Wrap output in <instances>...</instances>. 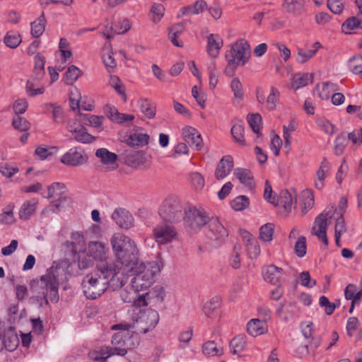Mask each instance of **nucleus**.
I'll return each mask as SVG.
<instances>
[{"instance_id":"1","label":"nucleus","mask_w":362,"mask_h":362,"mask_svg":"<svg viewBox=\"0 0 362 362\" xmlns=\"http://www.w3.org/2000/svg\"><path fill=\"white\" fill-rule=\"evenodd\" d=\"M111 244L119 264V276L127 279L129 276H134L131 286L134 293L150 288L155 275L160 271L158 264L148 262L146 267L139 257V250L134 241L128 236L114 235Z\"/></svg>"},{"instance_id":"2","label":"nucleus","mask_w":362,"mask_h":362,"mask_svg":"<svg viewBox=\"0 0 362 362\" xmlns=\"http://www.w3.org/2000/svg\"><path fill=\"white\" fill-rule=\"evenodd\" d=\"M117 259L112 264H97L96 270L86 274L81 285L84 296L88 299H96L108 287L112 290L122 288L127 283V278L119 276Z\"/></svg>"},{"instance_id":"3","label":"nucleus","mask_w":362,"mask_h":362,"mask_svg":"<svg viewBox=\"0 0 362 362\" xmlns=\"http://www.w3.org/2000/svg\"><path fill=\"white\" fill-rule=\"evenodd\" d=\"M71 263L66 261L54 262L53 265L47 271V274L40 277V284L49 286V298L52 303H57L59 296L58 293L60 281L66 280L69 273L68 268Z\"/></svg>"},{"instance_id":"4","label":"nucleus","mask_w":362,"mask_h":362,"mask_svg":"<svg viewBox=\"0 0 362 362\" xmlns=\"http://www.w3.org/2000/svg\"><path fill=\"white\" fill-rule=\"evenodd\" d=\"M182 217L185 228L191 233H197L205 225H207L211 217L203 209L195 206H189L184 209Z\"/></svg>"},{"instance_id":"5","label":"nucleus","mask_w":362,"mask_h":362,"mask_svg":"<svg viewBox=\"0 0 362 362\" xmlns=\"http://www.w3.org/2000/svg\"><path fill=\"white\" fill-rule=\"evenodd\" d=\"M182 206L175 196L167 197L159 208L158 214L165 222L177 223L183 217Z\"/></svg>"},{"instance_id":"6","label":"nucleus","mask_w":362,"mask_h":362,"mask_svg":"<svg viewBox=\"0 0 362 362\" xmlns=\"http://www.w3.org/2000/svg\"><path fill=\"white\" fill-rule=\"evenodd\" d=\"M250 46L247 40L240 39L227 51L225 55L229 64L244 66L250 57Z\"/></svg>"},{"instance_id":"7","label":"nucleus","mask_w":362,"mask_h":362,"mask_svg":"<svg viewBox=\"0 0 362 362\" xmlns=\"http://www.w3.org/2000/svg\"><path fill=\"white\" fill-rule=\"evenodd\" d=\"M205 236L209 245L217 247L226 240L228 232L217 217H211L207 223Z\"/></svg>"},{"instance_id":"8","label":"nucleus","mask_w":362,"mask_h":362,"mask_svg":"<svg viewBox=\"0 0 362 362\" xmlns=\"http://www.w3.org/2000/svg\"><path fill=\"white\" fill-rule=\"evenodd\" d=\"M153 238L158 244L165 245L173 242L177 238L175 227L167 222L160 223L153 229Z\"/></svg>"},{"instance_id":"9","label":"nucleus","mask_w":362,"mask_h":362,"mask_svg":"<svg viewBox=\"0 0 362 362\" xmlns=\"http://www.w3.org/2000/svg\"><path fill=\"white\" fill-rule=\"evenodd\" d=\"M60 160L64 165L76 167L84 164L87 160V158L84 155L83 150L80 148L74 147L64 153Z\"/></svg>"},{"instance_id":"10","label":"nucleus","mask_w":362,"mask_h":362,"mask_svg":"<svg viewBox=\"0 0 362 362\" xmlns=\"http://www.w3.org/2000/svg\"><path fill=\"white\" fill-rule=\"evenodd\" d=\"M159 314L158 313L153 309H148L142 312L136 320V323L145 324L144 327H141V332L146 334L151 329L156 327L159 322Z\"/></svg>"},{"instance_id":"11","label":"nucleus","mask_w":362,"mask_h":362,"mask_svg":"<svg viewBox=\"0 0 362 362\" xmlns=\"http://www.w3.org/2000/svg\"><path fill=\"white\" fill-rule=\"evenodd\" d=\"M112 218L121 228L129 229L134 225L133 216L125 209H116L112 214Z\"/></svg>"},{"instance_id":"12","label":"nucleus","mask_w":362,"mask_h":362,"mask_svg":"<svg viewBox=\"0 0 362 362\" xmlns=\"http://www.w3.org/2000/svg\"><path fill=\"white\" fill-rule=\"evenodd\" d=\"M283 269L269 264L262 268V275L264 280L274 286H279L283 275Z\"/></svg>"},{"instance_id":"13","label":"nucleus","mask_w":362,"mask_h":362,"mask_svg":"<svg viewBox=\"0 0 362 362\" xmlns=\"http://www.w3.org/2000/svg\"><path fill=\"white\" fill-rule=\"evenodd\" d=\"M184 140L192 148L197 151L201 150L203 146V141L201 134L197 130L192 127H186L182 129Z\"/></svg>"},{"instance_id":"14","label":"nucleus","mask_w":362,"mask_h":362,"mask_svg":"<svg viewBox=\"0 0 362 362\" xmlns=\"http://www.w3.org/2000/svg\"><path fill=\"white\" fill-rule=\"evenodd\" d=\"M327 216H324L323 213L320 214L315 219L314 226L313 227V233L322 241V243L325 245H328V238L327 237Z\"/></svg>"},{"instance_id":"15","label":"nucleus","mask_w":362,"mask_h":362,"mask_svg":"<svg viewBox=\"0 0 362 362\" xmlns=\"http://www.w3.org/2000/svg\"><path fill=\"white\" fill-rule=\"evenodd\" d=\"M88 251L93 259L99 261L98 264H108L106 262L108 247L105 244L99 242H92L89 244Z\"/></svg>"},{"instance_id":"16","label":"nucleus","mask_w":362,"mask_h":362,"mask_svg":"<svg viewBox=\"0 0 362 362\" xmlns=\"http://www.w3.org/2000/svg\"><path fill=\"white\" fill-rule=\"evenodd\" d=\"M282 8L287 13L294 16L303 15L305 8V0H283Z\"/></svg>"},{"instance_id":"17","label":"nucleus","mask_w":362,"mask_h":362,"mask_svg":"<svg viewBox=\"0 0 362 362\" xmlns=\"http://www.w3.org/2000/svg\"><path fill=\"white\" fill-rule=\"evenodd\" d=\"M104 112L112 122L117 124H123L124 122H132L134 119L133 115L120 113L118 110L112 105H106L104 108Z\"/></svg>"},{"instance_id":"18","label":"nucleus","mask_w":362,"mask_h":362,"mask_svg":"<svg viewBox=\"0 0 362 362\" xmlns=\"http://www.w3.org/2000/svg\"><path fill=\"white\" fill-rule=\"evenodd\" d=\"M233 168V159L230 156L222 157L220 160L216 171L215 177L217 180H222L230 174Z\"/></svg>"},{"instance_id":"19","label":"nucleus","mask_w":362,"mask_h":362,"mask_svg":"<svg viewBox=\"0 0 362 362\" xmlns=\"http://www.w3.org/2000/svg\"><path fill=\"white\" fill-rule=\"evenodd\" d=\"M124 163L128 166L135 168L145 162V154L142 151L128 149L123 153Z\"/></svg>"},{"instance_id":"20","label":"nucleus","mask_w":362,"mask_h":362,"mask_svg":"<svg viewBox=\"0 0 362 362\" xmlns=\"http://www.w3.org/2000/svg\"><path fill=\"white\" fill-rule=\"evenodd\" d=\"M71 203V198L63 194L62 190L59 192V197L56 200L52 201L48 206L45 208L42 211V214H45L47 212L55 213L60 209L69 206Z\"/></svg>"},{"instance_id":"21","label":"nucleus","mask_w":362,"mask_h":362,"mask_svg":"<svg viewBox=\"0 0 362 362\" xmlns=\"http://www.w3.org/2000/svg\"><path fill=\"white\" fill-rule=\"evenodd\" d=\"M293 204H296V195L293 196L288 190H282L274 205L282 206L286 212H290Z\"/></svg>"},{"instance_id":"22","label":"nucleus","mask_w":362,"mask_h":362,"mask_svg":"<svg viewBox=\"0 0 362 362\" xmlns=\"http://www.w3.org/2000/svg\"><path fill=\"white\" fill-rule=\"evenodd\" d=\"M2 341L5 344L4 347L8 351L16 350L19 345V339L18 335L16 333L15 329L12 327L4 331Z\"/></svg>"},{"instance_id":"23","label":"nucleus","mask_w":362,"mask_h":362,"mask_svg":"<svg viewBox=\"0 0 362 362\" xmlns=\"http://www.w3.org/2000/svg\"><path fill=\"white\" fill-rule=\"evenodd\" d=\"M247 331L252 337L261 335L267 331V325L265 320L252 319L247 325Z\"/></svg>"},{"instance_id":"24","label":"nucleus","mask_w":362,"mask_h":362,"mask_svg":"<svg viewBox=\"0 0 362 362\" xmlns=\"http://www.w3.org/2000/svg\"><path fill=\"white\" fill-rule=\"evenodd\" d=\"M79 116L81 117L80 122L81 124L91 126L95 128L102 129L103 122L104 119L103 116H97L94 115H90L88 113L82 114L79 113Z\"/></svg>"},{"instance_id":"25","label":"nucleus","mask_w":362,"mask_h":362,"mask_svg":"<svg viewBox=\"0 0 362 362\" xmlns=\"http://www.w3.org/2000/svg\"><path fill=\"white\" fill-rule=\"evenodd\" d=\"M37 202V199H32L23 203L19 211L20 218L28 220L35 211Z\"/></svg>"},{"instance_id":"26","label":"nucleus","mask_w":362,"mask_h":362,"mask_svg":"<svg viewBox=\"0 0 362 362\" xmlns=\"http://www.w3.org/2000/svg\"><path fill=\"white\" fill-rule=\"evenodd\" d=\"M329 170V163L326 158H323L319 170L316 172L317 180H315V186L317 189L321 190L324 187L325 172Z\"/></svg>"},{"instance_id":"27","label":"nucleus","mask_w":362,"mask_h":362,"mask_svg":"<svg viewBox=\"0 0 362 362\" xmlns=\"http://www.w3.org/2000/svg\"><path fill=\"white\" fill-rule=\"evenodd\" d=\"M62 250L66 256L67 262H76L78 252L77 250L76 244L72 241H66L62 245Z\"/></svg>"},{"instance_id":"28","label":"nucleus","mask_w":362,"mask_h":362,"mask_svg":"<svg viewBox=\"0 0 362 362\" xmlns=\"http://www.w3.org/2000/svg\"><path fill=\"white\" fill-rule=\"evenodd\" d=\"M313 49H303L298 48L296 61L300 64L305 63L317 53L319 47H320V43L319 42H315L313 45Z\"/></svg>"},{"instance_id":"29","label":"nucleus","mask_w":362,"mask_h":362,"mask_svg":"<svg viewBox=\"0 0 362 362\" xmlns=\"http://www.w3.org/2000/svg\"><path fill=\"white\" fill-rule=\"evenodd\" d=\"M139 108L141 112L148 119H153L156 116V106L148 99H140L139 100Z\"/></svg>"},{"instance_id":"30","label":"nucleus","mask_w":362,"mask_h":362,"mask_svg":"<svg viewBox=\"0 0 362 362\" xmlns=\"http://www.w3.org/2000/svg\"><path fill=\"white\" fill-rule=\"evenodd\" d=\"M46 19L45 13L42 12L41 15L31 23V35L33 37L37 38L40 37L45 29Z\"/></svg>"},{"instance_id":"31","label":"nucleus","mask_w":362,"mask_h":362,"mask_svg":"<svg viewBox=\"0 0 362 362\" xmlns=\"http://www.w3.org/2000/svg\"><path fill=\"white\" fill-rule=\"evenodd\" d=\"M202 353L208 356H219L223 355V349L218 346L214 341H208L202 345Z\"/></svg>"},{"instance_id":"32","label":"nucleus","mask_w":362,"mask_h":362,"mask_svg":"<svg viewBox=\"0 0 362 362\" xmlns=\"http://www.w3.org/2000/svg\"><path fill=\"white\" fill-rule=\"evenodd\" d=\"M313 82V74L309 73L295 74L292 78V86L299 89Z\"/></svg>"},{"instance_id":"33","label":"nucleus","mask_w":362,"mask_h":362,"mask_svg":"<svg viewBox=\"0 0 362 362\" xmlns=\"http://www.w3.org/2000/svg\"><path fill=\"white\" fill-rule=\"evenodd\" d=\"M149 136L147 134H133L127 140L130 147H142L148 143Z\"/></svg>"},{"instance_id":"34","label":"nucleus","mask_w":362,"mask_h":362,"mask_svg":"<svg viewBox=\"0 0 362 362\" xmlns=\"http://www.w3.org/2000/svg\"><path fill=\"white\" fill-rule=\"evenodd\" d=\"M95 156L100 158L102 163L105 165L115 164L117 160V155L109 151L107 148H101L96 151Z\"/></svg>"},{"instance_id":"35","label":"nucleus","mask_w":362,"mask_h":362,"mask_svg":"<svg viewBox=\"0 0 362 362\" xmlns=\"http://www.w3.org/2000/svg\"><path fill=\"white\" fill-rule=\"evenodd\" d=\"M74 139L82 144H90L95 140V137L90 134L84 126L81 124L77 130H74Z\"/></svg>"},{"instance_id":"36","label":"nucleus","mask_w":362,"mask_h":362,"mask_svg":"<svg viewBox=\"0 0 362 362\" xmlns=\"http://www.w3.org/2000/svg\"><path fill=\"white\" fill-rule=\"evenodd\" d=\"M246 346V337L245 335H238L235 337L229 344L230 351L233 354L241 353Z\"/></svg>"},{"instance_id":"37","label":"nucleus","mask_w":362,"mask_h":362,"mask_svg":"<svg viewBox=\"0 0 362 362\" xmlns=\"http://www.w3.org/2000/svg\"><path fill=\"white\" fill-rule=\"evenodd\" d=\"M45 108L47 110L52 108V119L55 123L62 124L64 122V112L61 106L53 103H46L45 104Z\"/></svg>"},{"instance_id":"38","label":"nucleus","mask_w":362,"mask_h":362,"mask_svg":"<svg viewBox=\"0 0 362 362\" xmlns=\"http://www.w3.org/2000/svg\"><path fill=\"white\" fill-rule=\"evenodd\" d=\"M235 174L242 184L248 187H251L252 185L253 175L250 170L238 168L235 170Z\"/></svg>"},{"instance_id":"39","label":"nucleus","mask_w":362,"mask_h":362,"mask_svg":"<svg viewBox=\"0 0 362 362\" xmlns=\"http://www.w3.org/2000/svg\"><path fill=\"white\" fill-rule=\"evenodd\" d=\"M356 28L362 29L361 22L356 16L348 18L341 25V31L345 34H351Z\"/></svg>"},{"instance_id":"40","label":"nucleus","mask_w":362,"mask_h":362,"mask_svg":"<svg viewBox=\"0 0 362 362\" xmlns=\"http://www.w3.org/2000/svg\"><path fill=\"white\" fill-rule=\"evenodd\" d=\"M81 70L74 65L68 67L66 71L64 74V80L66 85H73L78 79L81 74Z\"/></svg>"},{"instance_id":"41","label":"nucleus","mask_w":362,"mask_h":362,"mask_svg":"<svg viewBox=\"0 0 362 362\" xmlns=\"http://www.w3.org/2000/svg\"><path fill=\"white\" fill-rule=\"evenodd\" d=\"M5 45L10 48H16L21 42L20 34L16 31H8L4 39Z\"/></svg>"},{"instance_id":"42","label":"nucleus","mask_w":362,"mask_h":362,"mask_svg":"<svg viewBox=\"0 0 362 362\" xmlns=\"http://www.w3.org/2000/svg\"><path fill=\"white\" fill-rule=\"evenodd\" d=\"M244 132L245 129L242 124H234L230 130L233 139L241 146H245L246 144L244 138Z\"/></svg>"},{"instance_id":"43","label":"nucleus","mask_w":362,"mask_h":362,"mask_svg":"<svg viewBox=\"0 0 362 362\" xmlns=\"http://www.w3.org/2000/svg\"><path fill=\"white\" fill-rule=\"evenodd\" d=\"M348 144L349 140L344 133H341L337 136L334 140V154L337 156L341 155Z\"/></svg>"},{"instance_id":"44","label":"nucleus","mask_w":362,"mask_h":362,"mask_svg":"<svg viewBox=\"0 0 362 362\" xmlns=\"http://www.w3.org/2000/svg\"><path fill=\"white\" fill-rule=\"evenodd\" d=\"M274 226L272 223H267L259 228V238L263 242H271L273 238Z\"/></svg>"},{"instance_id":"45","label":"nucleus","mask_w":362,"mask_h":362,"mask_svg":"<svg viewBox=\"0 0 362 362\" xmlns=\"http://www.w3.org/2000/svg\"><path fill=\"white\" fill-rule=\"evenodd\" d=\"M344 296L346 300L357 301L361 298L362 291H358V288L355 284H349L345 288Z\"/></svg>"},{"instance_id":"46","label":"nucleus","mask_w":362,"mask_h":362,"mask_svg":"<svg viewBox=\"0 0 362 362\" xmlns=\"http://www.w3.org/2000/svg\"><path fill=\"white\" fill-rule=\"evenodd\" d=\"M230 205L235 211H243L249 206L250 199L245 195H240L231 202Z\"/></svg>"},{"instance_id":"47","label":"nucleus","mask_w":362,"mask_h":362,"mask_svg":"<svg viewBox=\"0 0 362 362\" xmlns=\"http://www.w3.org/2000/svg\"><path fill=\"white\" fill-rule=\"evenodd\" d=\"M132 337L124 336L123 332L115 333L111 339V343L117 346L132 347L129 346V341L132 339Z\"/></svg>"},{"instance_id":"48","label":"nucleus","mask_w":362,"mask_h":362,"mask_svg":"<svg viewBox=\"0 0 362 362\" xmlns=\"http://www.w3.org/2000/svg\"><path fill=\"white\" fill-rule=\"evenodd\" d=\"M221 45L216 42L214 34H210L208 37L207 52L213 58H216L219 53Z\"/></svg>"},{"instance_id":"49","label":"nucleus","mask_w":362,"mask_h":362,"mask_svg":"<svg viewBox=\"0 0 362 362\" xmlns=\"http://www.w3.org/2000/svg\"><path fill=\"white\" fill-rule=\"evenodd\" d=\"M280 93L275 87H272L270 93L267 98V107L269 110L276 109V105L279 101Z\"/></svg>"},{"instance_id":"50","label":"nucleus","mask_w":362,"mask_h":362,"mask_svg":"<svg viewBox=\"0 0 362 362\" xmlns=\"http://www.w3.org/2000/svg\"><path fill=\"white\" fill-rule=\"evenodd\" d=\"M247 122L255 134H259L262 117L259 113L249 114L247 117Z\"/></svg>"},{"instance_id":"51","label":"nucleus","mask_w":362,"mask_h":362,"mask_svg":"<svg viewBox=\"0 0 362 362\" xmlns=\"http://www.w3.org/2000/svg\"><path fill=\"white\" fill-rule=\"evenodd\" d=\"M76 262H78V267L81 269H87L93 264L91 256L86 255L85 252L81 253V251L78 252Z\"/></svg>"},{"instance_id":"52","label":"nucleus","mask_w":362,"mask_h":362,"mask_svg":"<svg viewBox=\"0 0 362 362\" xmlns=\"http://www.w3.org/2000/svg\"><path fill=\"white\" fill-rule=\"evenodd\" d=\"M221 305V298L218 296L213 297L209 301L204 305V312L207 317L213 313L214 310L219 308Z\"/></svg>"},{"instance_id":"53","label":"nucleus","mask_w":362,"mask_h":362,"mask_svg":"<svg viewBox=\"0 0 362 362\" xmlns=\"http://www.w3.org/2000/svg\"><path fill=\"white\" fill-rule=\"evenodd\" d=\"M12 126L20 132H26L30 129V123L25 117L16 116L13 119Z\"/></svg>"},{"instance_id":"54","label":"nucleus","mask_w":362,"mask_h":362,"mask_svg":"<svg viewBox=\"0 0 362 362\" xmlns=\"http://www.w3.org/2000/svg\"><path fill=\"white\" fill-rule=\"evenodd\" d=\"M319 305L322 308H325V312L327 315H332L334 310L339 306V304L335 305L334 303H332L329 300V299L325 296H320L319 299Z\"/></svg>"},{"instance_id":"55","label":"nucleus","mask_w":362,"mask_h":362,"mask_svg":"<svg viewBox=\"0 0 362 362\" xmlns=\"http://www.w3.org/2000/svg\"><path fill=\"white\" fill-rule=\"evenodd\" d=\"M230 88L235 99H243L244 96L243 85L238 78H234L230 82Z\"/></svg>"},{"instance_id":"56","label":"nucleus","mask_w":362,"mask_h":362,"mask_svg":"<svg viewBox=\"0 0 362 362\" xmlns=\"http://www.w3.org/2000/svg\"><path fill=\"white\" fill-rule=\"evenodd\" d=\"M295 253L298 257H303L306 255L307 246L305 236H300L294 247Z\"/></svg>"},{"instance_id":"57","label":"nucleus","mask_w":362,"mask_h":362,"mask_svg":"<svg viewBox=\"0 0 362 362\" xmlns=\"http://www.w3.org/2000/svg\"><path fill=\"white\" fill-rule=\"evenodd\" d=\"M338 86L329 81H326L322 83V90L319 95L322 99H328L329 93L338 90Z\"/></svg>"},{"instance_id":"58","label":"nucleus","mask_w":362,"mask_h":362,"mask_svg":"<svg viewBox=\"0 0 362 362\" xmlns=\"http://www.w3.org/2000/svg\"><path fill=\"white\" fill-rule=\"evenodd\" d=\"M132 347H122V346H115V347H107V356L105 358H101L104 362H106V360L108 357L114 355H117L120 356H124L129 349H131Z\"/></svg>"},{"instance_id":"59","label":"nucleus","mask_w":362,"mask_h":362,"mask_svg":"<svg viewBox=\"0 0 362 362\" xmlns=\"http://www.w3.org/2000/svg\"><path fill=\"white\" fill-rule=\"evenodd\" d=\"M303 213L305 214L307 211L310 209L314 205V196L310 190L306 189L303 192Z\"/></svg>"},{"instance_id":"60","label":"nucleus","mask_w":362,"mask_h":362,"mask_svg":"<svg viewBox=\"0 0 362 362\" xmlns=\"http://www.w3.org/2000/svg\"><path fill=\"white\" fill-rule=\"evenodd\" d=\"M247 250L250 258H257L260 253V247L256 240H248Z\"/></svg>"},{"instance_id":"61","label":"nucleus","mask_w":362,"mask_h":362,"mask_svg":"<svg viewBox=\"0 0 362 362\" xmlns=\"http://www.w3.org/2000/svg\"><path fill=\"white\" fill-rule=\"evenodd\" d=\"M28 104L25 99H18L16 100L13 105V110L16 116H19L21 114H23L28 109Z\"/></svg>"},{"instance_id":"62","label":"nucleus","mask_w":362,"mask_h":362,"mask_svg":"<svg viewBox=\"0 0 362 362\" xmlns=\"http://www.w3.org/2000/svg\"><path fill=\"white\" fill-rule=\"evenodd\" d=\"M346 231L347 228L344 215L343 213H341L340 216L336 220L334 234L338 235V236H341L342 234Z\"/></svg>"},{"instance_id":"63","label":"nucleus","mask_w":362,"mask_h":362,"mask_svg":"<svg viewBox=\"0 0 362 362\" xmlns=\"http://www.w3.org/2000/svg\"><path fill=\"white\" fill-rule=\"evenodd\" d=\"M110 84L117 93L122 97L124 100L126 101L124 87L121 83L120 79L117 76H112L110 78Z\"/></svg>"},{"instance_id":"64","label":"nucleus","mask_w":362,"mask_h":362,"mask_svg":"<svg viewBox=\"0 0 362 362\" xmlns=\"http://www.w3.org/2000/svg\"><path fill=\"white\" fill-rule=\"evenodd\" d=\"M190 180L193 186L197 190H199L203 188L204 185V179L202 175L197 173H192L189 175Z\"/></svg>"}]
</instances>
